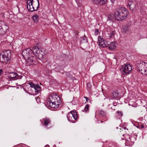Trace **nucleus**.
<instances>
[{"instance_id":"f257e3e1","label":"nucleus","mask_w":147,"mask_h":147,"mask_svg":"<svg viewBox=\"0 0 147 147\" xmlns=\"http://www.w3.org/2000/svg\"><path fill=\"white\" fill-rule=\"evenodd\" d=\"M128 14L129 12L127 9L122 7L116 9L114 11V14L111 13L108 15L107 20L112 22L115 20L122 21L126 19Z\"/></svg>"},{"instance_id":"f03ea898","label":"nucleus","mask_w":147,"mask_h":147,"mask_svg":"<svg viewBox=\"0 0 147 147\" xmlns=\"http://www.w3.org/2000/svg\"><path fill=\"white\" fill-rule=\"evenodd\" d=\"M47 101V105L49 107L53 109L58 108L61 102L60 96L55 93L53 94L50 96Z\"/></svg>"},{"instance_id":"7ed1b4c3","label":"nucleus","mask_w":147,"mask_h":147,"mask_svg":"<svg viewBox=\"0 0 147 147\" xmlns=\"http://www.w3.org/2000/svg\"><path fill=\"white\" fill-rule=\"evenodd\" d=\"M11 53L10 51L7 50L3 51L0 56V61L2 63H7L11 59Z\"/></svg>"},{"instance_id":"20e7f679","label":"nucleus","mask_w":147,"mask_h":147,"mask_svg":"<svg viewBox=\"0 0 147 147\" xmlns=\"http://www.w3.org/2000/svg\"><path fill=\"white\" fill-rule=\"evenodd\" d=\"M33 53L39 59L44 58L45 53L42 49H39L37 46H35L32 48Z\"/></svg>"},{"instance_id":"39448f33","label":"nucleus","mask_w":147,"mask_h":147,"mask_svg":"<svg viewBox=\"0 0 147 147\" xmlns=\"http://www.w3.org/2000/svg\"><path fill=\"white\" fill-rule=\"evenodd\" d=\"M137 70L142 74L147 75V62L141 61L137 65Z\"/></svg>"},{"instance_id":"423d86ee","label":"nucleus","mask_w":147,"mask_h":147,"mask_svg":"<svg viewBox=\"0 0 147 147\" xmlns=\"http://www.w3.org/2000/svg\"><path fill=\"white\" fill-rule=\"evenodd\" d=\"M67 119L69 121L73 123L76 122L78 117V115L77 111H71L69 112L67 116Z\"/></svg>"},{"instance_id":"0eeeda50","label":"nucleus","mask_w":147,"mask_h":147,"mask_svg":"<svg viewBox=\"0 0 147 147\" xmlns=\"http://www.w3.org/2000/svg\"><path fill=\"white\" fill-rule=\"evenodd\" d=\"M131 70V66L128 63L122 65V67L120 69L121 74L124 75H128L130 74Z\"/></svg>"},{"instance_id":"6e6552de","label":"nucleus","mask_w":147,"mask_h":147,"mask_svg":"<svg viewBox=\"0 0 147 147\" xmlns=\"http://www.w3.org/2000/svg\"><path fill=\"white\" fill-rule=\"evenodd\" d=\"M51 122L50 119L47 117L43 118L41 121L42 125L47 129L51 127Z\"/></svg>"},{"instance_id":"1a4fd4ad","label":"nucleus","mask_w":147,"mask_h":147,"mask_svg":"<svg viewBox=\"0 0 147 147\" xmlns=\"http://www.w3.org/2000/svg\"><path fill=\"white\" fill-rule=\"evenodd\" d=\"M30 86L28 88V91H29V89L31 90V88L34 90V92L35 93H38L41 90V88L37 84H34L32 82H30L28 84Z\"/></svg>"},{"instance_id":"9d476101","label":"nucleus","mask_w":147,"mask_h":147,"mask_svg":"<svg viewBox=\"0 0 147 147\" xmlns=\"http://www.w3.org/2000/svg\"><path fill=\"white\" fill-rule=\"evenodd\" d=\"M32 50L30 48H28L23 50L22 51V54L25 59H27L28 57H29L31 55V53Z\"/></svg>"},{"instance_id":"9b49d317","label":"nucleus","mask_w":147,"mask_h":147,"mask_svg":"<svg viewBox=\"0 0 147 147\" xmlns=\"http://www.w3.org/2000/svg\"><path fill=\"white\" fill-rule=\"evenodd\" d=\"M128 4L127 7L129 8L131 10L133 11L138 6V4L136 1H128Z\"/></svg>"},{"instance_id":"f8f14e48","label":"nucleus","mask_w":147,"mask_h":147,"mask_svg":"<svg viewBox=\"0 0 147 147\" xmlns=\"http://www.w3.org/2000/svg\"><path fill=\"white\" fill-rule=\"evenodd\" d=\"M34 3L33 0H27V8L29 11L32 12L35 11L33 4Z\"/></svg>"},{"instance_id":"ddd939ff","label":"nucleus","mask_w":147,"mask_h":147,"mask_svg":"<svg viewBox=\"0 0 147 147\" xmlns=\"http://www.w3.org/2000/svg\"><path fill=\"white\" fill-rule=\"evenodd\" d=\"M25 59L27 60V65H35V58L34 56L31 55L29 57H28L27 59Z\"/></svg>"},{"instance_id":"4468645a","label":"nucleus","mask_w":147,"mask_h":147,"mask_svg":"<svg viewBox=\"0 0 147 147\" xmlns=\"http://www.w3.org/2000/svg\"><path fill=\"white\" fill-rule=\"evenodd\" d=\"M131 25L130 24H127L122 26L123 31L125 33H127L131 31L130 27Z\"/></svg>"},{"instance_id":"2eb2a0df","label":"nucleus","mask_w":147,"mask_h":147,"mask_svg":"<svg viewBox=\"0 0 147 147\" xmlns=\"http://www.w3.org/2000/svg\"><path fill=\"white\" fill-rule=\"evenodd\" d=\"M93 3L103 5L107 2V0H92Z\"/></svg>"},{"instance_id":"dca6fc26","label":"nucleus","mask_w":147,"mask_h":147,"mask_svg":"<svg viewBox=\"0 0 147 147\" xmlns=\"http://www.w3.org/2000/svg\"><path fill=\"white\" fill-rule=\"evenodd\" d=\"M109 49L111 50L115 49L116 47V45L113 42H111L110 44L108 45Z\"/></svg>"},{"instance_id":"f3484780","label":"nucleus","mask_w":147,"mask_h":147,"mask_svg":"<svg viewBox=\"0 0 147 147\" xmlns=\"http://www.w3.org/2000/svg\"><path fill=\"white\" fill-rule=\"evenodd\" d=\"M17 76V74L16 72L10 73L8 75V77L13 79H15Z\"/></svg>"},{"instance_id":"a211bd4d","label":"nucleus","mask_w":147,"mask_h":147,"mask_svg":"<svg viewBox=\"0 0 147 147\" xmlns=\"http://www.w3.org/2000/svg\"><path fill=\"white\" fill-rule=\"evenodd\" d=\"M112 98L115 99L117 98L119 96V94L117 92L113 91L111 94Z\"/></svg>"},{"instance_id":"6ab92c4d","label":"nucleus","mask_w":147,"mask_h":147,"mask_svg":"<svg viewBox=\"0 0 147 147\" xmlns=\"http://www.w3.org/2000/svg\"><path fill=\"white\" fill-rule=\"evenodd\" d=\"M116 34V32L115 31H113L111 32L110 33L108 34L107 37L108 38H114V36Z\"/></svg>"},{"instance_id":"aec40b11","label":"nucleus","mask_w":147,"mask_h":147,"mask_svg":"<svg viewBox=\"0 0 147 147\" xmlns=\"http://www.w3.org/2000/svg\"><path fill=\"white\" fill-rule=\"evenodd\" d=\"M35 2H34V3L33 4V5L34 6V8L35 9V7L36 8V9H35V11L37 10L39 8V1L38 0H35Z\"/></svg>"},{"instance_id":"412c9836","label":"nucleus","mask_w":147,"mask_h":147,"mask_svg":"<svg viewBox=\"0 0 147 147\" xmlns=\"http://www.w3.org/2000/svg\"><path fill=\"white\" fill-rule=\"evenodd\" d=\"M80 38V42L81 43H87L88 42L87 38L85 36H82Z\"/></svg>"},{"instance_id":"4be33fe9","label":"nucleus","mask_w":147,"mask_h":147,"mask_svg":"<svg viewBox=\"0 0 147 147\" xmlns=\"http://www.w3.org/2000/svg\"><path fill=\"white\" fill-rule=\"evenodd\" d=\"M98 113L100 117H106V113H105V112L103 110H99L98 111Z\"/></svg>"},{"instance_id":"5701e85b","label":"nucleus","mask_w":147,"mask_h":147,"mask_svg":"<svg viewBox=\"0 0 147 147\" xmlns=\"http://www.w3.org/2000/svg\"><path fill=\"white\" fill-rule=\"evenodd\" d=\"M32 18L33 21L35 22H38V16L37 14H36L32 17Z\"/></svg>"},{"instance_id":"b1692460","label":"nucleus","mask_w":147,"mask_h":147,"mask_svg":"<svg viewBox=\"0 0 147 147\" xmlns=\"http://www.w3.org/2000/svg\"><path fill=\"white\" fill-rule=\"evenodd\" d=\"M128 139H127V140L129 142H130V144H132L134 143V141L133 140L134 139L133 137L129 136Z\"/></svg>"},{"instance_id":"393cba45","label":"nucleus","mask_w":147,"mask_h":147,"mask_svg":"<svg viewBox=\"0 0 147 147\" xmlns=\"http://www.w3.org/2000/svg\"><path fill=\"white\" fill-rule=\"evenodd\" d=\"M89 105L88 104H86L84 110L85 111L87 112L89 111Z\"/></svg>"},{"instance_id":"a878e982","label":"nucleus","mask_w":147,"mask_h":147,"mask_svg":"<svg viewBox=\"0 0 147 147\" xmlns=\"http://www.w3.org/2000/svg\"><path fill=\"white\" fill-rule=\"evenodd\" d=\"M98 40L99 43V45L102 42L104 41V40L102 38H101V36L98 37Z\"/></svg>"},{"instance_id":"bb28decb","label":"nucleus","mask_w":147,"mask_h":147,"mask_svg":"<svg viewBox=\"0 0 147 147\" xmlns=\"http://www.w3.org/2000/svg\"><path fill=\"white\" fill-rule=\"evenodd\" d=\"M116 113L119 118L121 117L123 115L121 111H118Z\"/></svg>"},{"instance_id":"cd10ccee","label":"nucleus","mask_w":147,"mask_h":147,"mask_svg":"<svg viewBox=\"0 0 147 147\" xmlns=\"http://www.w3.org/2000/svg\"><path fill=\"white\" fill-rule=\"evenodd\" d=\"M99 45L100 46L102 47L103 48L106 47V44H105V42H104V41H103V42H102L100 44H99Z\"/></svg>"},{"instance_id":"c85d7f7f","label":"nucleus","mask_w":147,"mask_h":147,"mask_svg":"<svg viewBox=\"0 0 147 147\" xmlns=\"http://www.w3.org/2000/svg\"><path fill=\"white\" fill-rule=\"evenodd\" d=\"M99 33V30L98 29H95L94 32V34L95 35H97Z\"/></svg>"},{"instance_id":"c756f323","label":"nucleus","mask_w":147,"mask_h":147,"mask_svg":"<svg viewBox=\"0 0 147 147\" xmlns=\"http://www.w3.org/2000/svg\"><path fill=\"white\" fill-rule=\"evenodd\" d=\"M22 76H19L17 74V76H16V78H15V79H13V80H16L18 79H21L22 78Z\"/></svg>"},{"instance_id":"7c9ffc66","label":"nucleus","mask_w":147,"mask_h":147,"mask_svg":"<svg viewBox=\"0 0 147 147\" xmlns=\"http://www.w3.org/2000/svg\"><path fill=\"white\" fill-rule=\"evenodd\" d=\"M87 87L88 88L90 89L92 88V86L90 83H88L87 84Z\"/></svg>"},{"instance_id":"2f4dec72","label":"nucleus","mask_w":147,"mask_h":147,"mask_svg":"<svg viewBox=\"0 0 147 147\" xmlns=\"http://www.w3.org/2000/svg\"><path fill=\"white\" fill-rule=\"evenodd\" d=\"M139 126L141 127L140 129H143L144 127V126L143 125H139Z\"/></svg>"},{"instance_id":"473e14b6","label":"nucleus","mask_w":147,"mask_h":147,"mask_svg":"<svg viewBox=\"0 0 147 147\" xmlns=\"http://www.w3.org/2000/svg\"><path fill=\"white\" fill-rule=\"evenodd\" d=\"M84 98L86 99V102H88V100L90 101V100L88 98L86 97H84Z\"/></svg>"},{"instance_id":"72a5a7b5","label":"nucleus","mask_w":147,"mask_h":147,"mask_svg":"<svg viewBox=\"0 0 147 147\" xmlns=\"http://www.w3.org/2000/svg\"><path fill=\"white\" fill-rule=\"evenodd\" d=\"M113 106H116L117 105V104L116 102H114L113 103Z\"/></svg>"},{"instance_id":"f704fd0d","label":"nucleus","mask_w":147,"mask_h":147,"mask_svg":"<svg viewBox=\"0 0 147 147\" xmlns=\"http://www.w3.org/2000/svg\"><path fill=\"white\" fill-rule=\"evenodd\" d=\"M74 33H75L76 34V36L77 37V35L78 34V32L77 30H76L75 31Z\"/></svg>"},{"instance_id":"c9c22d12","label":"nucleus","mask_w":147,"mask_h":147,"mask_svg":"<svg viewBox=\"0 0 147 147\" xmlns=\"http://www.w3.org/2000/svg\"><path fill=\"white\" fill-rule=\"evenodd\" d=\"M3 71L2 69H0V76L2 74Z\"/></svg>"},{"instance_id":"e433bc0d","label":"nucleus","mask_w":147,"mask_h":147,"mask_svg":"<svg viewBox=\"0 0 147 147\" xmlns=\"http://www.w3.org/2000/svg\"><path fill=\"white\" fill-rule=\"evenodd\" d=\"M103 121L102 120H100L99 121H98V123H102L103 122Z\"/></svg>"},{"instance_id":"4c0bfd02","label":"nucleus","mask_w":147,"mask_h":147,"mask_svg":"<svg viewBox=\"0 0 147 147\" xmlns=\"http://www.w3.org/2000/svg\"><path fill=\"white\" fill-rule=\"evenodd\" d=\"M107 120V117H105L104 119H102V120H103L104 121H105Z\"/></svg>"},{"instance_id":"58836bf2","label":"nucleus","mask_w":147,"mask_h":147,"mask_svg":"<svg viewBox=\"0 0 147 147\" xmlns=\"http://www.w3.org/2000/svg\"><path fill=\"white\" fill-rule=\"evenodd\" d=\"M136 127L138 128H139L140 129V128H141L140 126H139V125H137L136 126Z\"/></svg>"},{"instance_id":"ea45409f","label":"nucleus","mask_w":147,"mask_h":147,"mask_svg":"<svg viewBox=\"0 0 147 147\" xmlns=\"http://www.w3.org/2000/svg\"><path fill=\"white\" fill-rule=\"evenodd\" d=\"M124 129H125V130L126 129H127V130H128V129H127V127H124Z\"/></svg>"},{"instance_id":"a19ab883","label":"nucleus","mask_w":147,"mask_h":147,"mask_svg":"<svg viewBox=\"0 0 147 147\" xmlns=\"http://www.w3.org/2000/svg\"><path fill=\"white\" fill-rule=\"evenodd\" d=\"M111 109H113L111 107ZM113 110L114 111H115V109H113Z\"/></svg>"},{"instance_id":"79ce46f5","label":"nucleus","mask_w":147,"mask_h":147,"mask_svg":"<svg viewBox=\"0 0 147 147\" xmlns=\"http://www.w3.org/2000/svg\"><path fill=\"white\" fill-rule=\"evenodd\" d=\"M113 1H114V0H113V1H112V2H113Z\"/></svg>"},{"instance_id":"37998d69","label":"nucleus","mask_w":147,"mask_h":147,"mask_svg":"<svg viewBox=\"0 0 147 147\" xmlns=\"http://www.w3.org/2000/svg\"><path fill=\"white\" fill-rule=\"evenodd\" d=\"M113 1H114V0H113V1H112V2H113Z\"/></svg>"},{"instance_id":"c03bdc74","label":"nucleus","mask_w":147,"mask_h":147,"mask_svg":"<svg viewBox=\"0 0 147 147\" xmlns=\"http://www.w3.org/2000/svg\"><path fill=\"white\" fill-rule=\"evenodd\" d=\"M113 1H114V0H113V1H112V2H113Z\"/></svg>"}]
</instances>
